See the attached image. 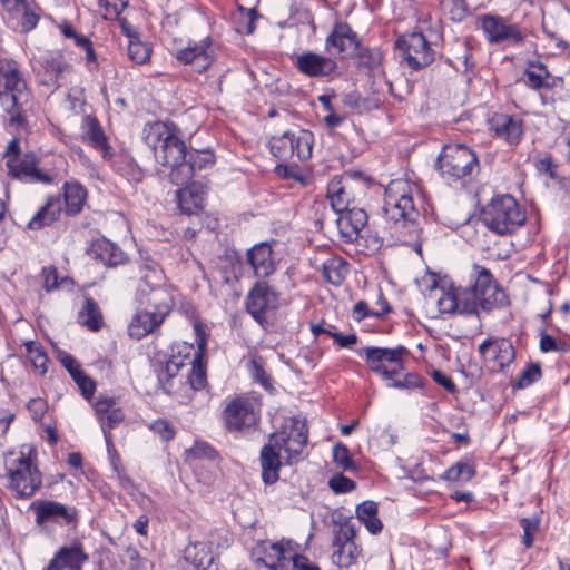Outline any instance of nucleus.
Listing matches in <instances>:
<instances>
[{"label": "nucleus", "mask_w": 570, "mask_h": 570, "mask_svg": "<svg viewBox=\"0 0 570 570\" xmlns=\"http://www.w3.org/2000/svg\"><path fill=\"white\" fill-rule=\"evenodd\" d=\"M326 56L306 51L296 56L294 66L297 71H336L340 66H353L357 69L373 71L383 61V53L377 47L363 43L362 37L343 20H336L325 38Z\"/></svg>", "instance_id": "1"}, {"label": "nucleus", "mask_w": 570, "mask_h": 570, "mask_svg": "<svg viewBox=\"0 0 570 570\" xmlns=\"http://www.w3.org/2000/svg\"><path fill=\"white\" fill-rule=\"evenodd\" d=\"M471 277L473 284L466 287L451 286L438 299L441 313L472 315L481 307L484 312L505 307L510 304L504 289L494 279L490 269L474 264Z\"/></svg>", "instance_id": "2"}, {"label": "nucleus", "mask_w": 570, "mask_h": 570, "mask_svg": "<svg viewBox=\"0 0 570 570\" xmlns=\"http://www.w3.org/2000/svg\"><path fill=\"white\" fill-rule=\"evenodd\" d=\"M419 186L406 178L392 179L384 190L383 212L395 233L410 238L419 236L421 214L415 206Z\"/></svg>", "instance_id": "3"}, {"label": "nucleus", "mask_w": 570, "mask_h": 570, "mask_svg": "<svg viewBox=\"0 0 570 570\" xmlns=\"http://www.w3.org/2000/svg\"><path fill=\"white\" fill-rule=\"evenodd\" d=\"M6 488L14 498H32L42 487V473L38 468L37 452L32 446H21L4 458Z\"/></svg>", "instance_id": "4"}, {"label": "nucleus", "mask_w": 570, "mask_h": 570, "mask_svg": "<svg viewBox=\"0 0 570 570\" xmlns=\"http://www.w3.org/2000/svg\"><path fill=\"white\" fill-rule=\"evenodd\" d=\"M135 301L139 307L129 323L128 335L137 341L155 333L175 307L174 296L163 291H157L151 297L140 293V297H135Z\"/></svg>", "instance_id": "5"}, {"label": "nucleus", "mask_w": 570, "mask_h": 570, "mask_svg": "<svg viewBox=\"0 0 570 570\" xmlns=\"http://www.w3.org/2000/svg\"><path fill=\"white\" fill-rule=\"evenodd\" d=\"M480 220L493 234L510 236L527 222V212L509 195L494 196L481 210Z\"/></svg>", "instance_id": "6"}, {"label": "nucleus", "mask_w": 570, "mask_h": 570, "mask_svg": "<svg viewBox=\"0 0 570 570\" xmlns=\"http://www.w3.org/2000/svg\"><path fill=\"white\" fill-rule=\"evenodd\" d=\"M367 368L381 377L383 381H390L399 376L405 370V362L410 356V351L403 346L381 347L365 346L356 351Z\"/></svg>", "instance_id": "7"}, {"label": "nucleus", "mask_w": 570, "mask_h": 570, "mask_svg": "<svg viewBox=\"0 0 570 570\" xmlns=\"http://www.w3.org/2000/svg\"><path fill=\"white\" fill-rule=\"evenodd\" d=\"M150 131L159 142L158 147H154L157 163L170 167L169 173H174L186 159L188 149L185 141L178 137L174 124L156 121L150 125Z\"/></svg>", "instance_id": "8"}, {"label": "nucleus", "mask_w": 570, "mask_h": 570, "mask_svg": "<svg viewBox=\"0 0 570 570\" xmlns=\"http://www.w3.org/2000/svg\"><path fill=\"white\" fill-rule=\"evenodd\" d=\"M441 175L451 181L471 178L479 167L476 154L465 145H446L438 158Z\"/></svg>", "instance_id": "9"}, {"label": "nucleus", "mask_w": 570, "mask_h": 570, "mask_svg": "<svg viewBox=\"0 0 570 570\" xmlns=\"http://www.w3.org/2000/svg\"><path fill=\"white\" fill-rule=\"evenodd\" d=\"M478 24L490 45L521 46L525 42L523 28L511 22L508 17L483 13L478 17Z\"/></svg>", "instance_id": "10"}, {"label": "nucleus", "mask_w": 570, "mask_h": 570, "mask_svg": "<svg viewBox=\"0 0 570 570\" xmlns=\"http://www.w3.org/2000/svg\"><path fill=\"white\" fill-rule=\"evenodd\" d=\"M431 17L420 18V31H413L402 39H397L396 47L402 51L407 67L414 70L429 67L435 58V51L423 33V26L431 23Z\"/></svg>", "instance_id": "11"}, {"label": "nucleus", "mask_w": 570, "mask_h": 570, "mask_svg": "<svg viewBox=\"0 0 570 570\" xmlns=\"http://www.w3.org/2000/svg\"><path fill=\"white\" fill-rule=\"evenodd\" d=\"M29 511L35 515V523L40 528L49 525L76 528L79 522V511L53 500L38 499L30 503Z\"/></svg>", "instance_id": "12"}, {"label": "nucleus", "mask_w": 570, "mask_h": 570, "mask_svg": "<svg viewBox=\"0 0 570 570\" xmlns=\"http://www.w3.org/2000/svg\"><path fill=\"white\" fill-rule=\"evenodd\" d=\"M371 179L361 171H346L333 177L327 185V198L332 207L347 206L355 196H366Z\"/></svg>", "instance_id": "13"}, {"label": "nucleus", "mask_w": 570, "mask_h": 570, "mask_svg": "<svg viewBox=\"0 0 570 570\" xmlns=\"http://www.w3.org/2000/svg\"><path fill=\"white\" fill-rule=\"evenodd\" d=\"M261 404L249 396L230 400L222 412V420L229 432H240L255 426L259 420Z\"/></svg>", "instance_id": "14"}, {"label": "nucleus", "mask_w": 570, "mask_h": 570, "mask_svg": "<svg viewBox=\"0 0 570 570\" xmlns=\"http://www.w3.org/2000/svg\"><path fill=\"white\" fill-rule=\"evenodd\" d=\"M365 199L366 196H355V199L348 200L346 207H332L338 215L337 228L346 243L357 242L361 232L367 225L368 215L365 209Z\"/></svg>", "instance_id": "15"}, {"label": "nucleus", "mask_w": 570, "mask_h": 570, "mask_svg": "<svg viewBox=\"0 0 570 570\" xmlns=\"http://www.w3.org/2000/svg\"><path fill=\"white\" fill-rule=\"evenodd\" d=\"M219 50L220 43L207 36L199 41H189L187 47L176 51L175 58L184 65L194 63L198 71H206L218 58Z\"/></svg>", "instance_id": "16"}, {"label": "nucleus", "mask_w": 570, "mask_h": 570, "mask_svg": "<svg viewBox=\"0 0 570 570\" xmlns=\"http://www.w3.org/2000/svg\"><path fill=\"white\" fill-rule=\"evenodd\" d=\"M278 299V293L267 282H257L247 294L246 309L259 325H264L267 311L276 309Z\"/></svg>", "instance_id": "17"}, {"label": "nucleus", "mask_w": 570, "mask_h": 570, "mask_svg": "<svg viewBox=\"0 0 570 570\" xmlns=\"http://www.w3.org/2000/svg\"><path fill=\"white\" fill-rule=\"evenodd\" d=\"M26 87L20 73H0V101L6 112L10 115V124H21L23 120L19 99Z\"/></svg>", "instance_id": "18"}, {"label": "nucleus", "mask_w": 570, "mask_h": 570, "mask_svg": "<svg viewBox=\"0 0 570 570\" xmlns=\"http://www.w3.org/2000/svg\"><path fill=\"white\" fill-rule=\"evenodd\" d=\"M39 160L33 153H26L20 157L7 159L8 173L11 177L23 183L52 184L51 175L41 171L38 168Z\"/></svg>", "instance_id": "19"}, {"label": "nucleus", "mask_w": 570, "mask_h": 570, "mask_svg": "<svg viewBox=\"0 0 570 570\" xmlns=\"http://www.w3.org/2000/svg\"><path fill=\"white\" fill-rule=\"evenodd\" d=\"M215 164V155L210 150L190 149L185 161L174 173H169V180L176 186L189 183L200 170L212 167Z\"/></svg>", "instance_id": "20"}, {"label": "nucleus", "mask_w": 570, "mask_h": 570, "mask_svg": "<svg viewBox=\"0 0 570 570\" xmlns=\"http://www.w3.org/2000/svg\"><path fill=\"white\" fill-rule=\"evenodd\" d=\"M88 560L83 544L73 540L70 544L60 547L43 570H82Z\"/></svg>", "instance_id": "21"}, {"label": "nucleus", "mask_w": 570, "mask_h": 570, "mask_svg": "<svg viewBox=\"0 0 570 570\" xmlns=\"http://www.w3.org/2000/svg\"><path fill=\"white\" fill-rule=\"evenodd\" d=\"M198 354V345L188 342H177L171 345L169 360L163 366L158 377L160 382H169L174 379L181 367L191 365Z\"/></svg>", "instance_id": "22"}, {"label": "nucleus", "mask_w": 570, "mask_h": 570, "mask_svg": "<svg viewBox=\"0 0 570 570\" xmlns=\"http://www.w3.org/2000/svg\"><path fill=\"white\" fill-rule=\"evenodd\" d=\"M479 353L485 362H494L498 371H503L515 358V351L508 338H487L479 345Z\"/></svg>", "instance_id": "23"}, {"label": "nucleus", "mask_w": 570, "mask_h": 570, "mask_svg": "<svg viewBox=\"0 0 570 570\" xmlns=\"http://www.w3.org/2000/svg\"><path fill=\"white\" fill-rule=\"evenodd\" d=\"M139 273L141 276L135 297H140V293L146 297H151L157 291L174 296L173 289L164 285L165 275L158 263L147 259L140 265Z\"/></svg>", "instance_id": "24"}, {"label": "nucleus", "mask_w": 570, "mask_h": 570, "mask_svg": "<svg viewBox=\"0 0 570 570\" xmlns=\"http://www.w3.org/2000/svg\"><path fill=\"white\" fill-rule=\"evenodd\" d=\"M489 128L511 146L518 145L523 137V121L513 115L494 112L489 118Z\"/></svg>", "instance_id": "25"}, {"label": "nucleus", "mask_w": 570, "mask_h": 570, "mask_svg": "<svg viewBox=\"0 0 570 570\" xmlns=\"http://www.w3.org/2000/svg\"><path fill=\"white\" fill-rule=\"evenodd\" d=\"M87 255L106 267H116L128 261L126 253L116 244L104 236L94 238L87 248Z\"/></svg>", "instance_id": "26"}, {"label": "nucleus", "mask_w": 570, "mask_h": 570, "mask_svg": "<svg viewBox=\"0 0 570 570\" xmlns=\"http://www.w3.org/2000/svg\"><path fill=\"white\" fill-rule=\"evenodd\" d=\"M183 186L184 187L176 191L178 207L180 210L187 215H191L197 210L203 209L205 206L207 186L193 180L184 184Z\"/></svg>", "instance_id": "27"}, {"label": "nucleus", "mask_w": 570, "mask_h": 570, "mask_svg": "<svg viewBox=\"0 0 570 570\" xmlns=\"http://www.w3.org/2000/svg\"><path fill=\"white\" fill-rule=\"evenodd\" d=\"M247 261L257 277H268L276 271L273 249L271 244L267 242L253 246L247 252Z\"/></svg>", "instance_id": "28"}, {"label": "nucleus", "mask_w": 570, "mask_h": 570, "mask_svg": "<svg viewBox=\"0 0 570 570\" xmlns=\"http://www.w3.org/2000/svg\"><path fill=\"white\" fill-rule=\"evenodd\" d=\"M85 122L86 130L82 135V141L100 153L104 160L111 161L114 158L112 148L98 119L87 116Z\"/></svg>", "instance_id": "29"}, {"label": "nucleus", "mask_w": 570, "mask_h": 570, "mask_svg": "<svg viewBox=\"0 0 570 570\" xmlns=\"http://www.w3.org/2000/svg\"><path fill=\"white\" fill-rule=\"evenodd\" d=\"M254 562L269 570H283L285 550L279 542L262 541L253 551Z\"/></svg>", "instance_id": "30"}, {"label": "nucleus", "mask_w": 570, "mask_h": 570, "mask_svg": "<svg viewBox=\"0 0 570 570\" xmlns=\"http://www.w3.org/2000/svg\"><path fill=\"white\" fill-rule=\"evenodd\" d=\"M62 213L60 195H49L45 204L36 212L27 224L30 230H40L59 220Z\"/></svg>", "instance_id": "31"}, {"label": "nucleus", "mask_w": 570, "mask_h": 570, "mask_svg": "<svg viewBox=\"0 0 570 570\" xmlns=\"http://www.w3.org/2000/svg\"><path fill=\"white\" fill-rule=\"evenodd\" d=\"M259 462L262 468V480L265 484H274L279 479L281 450L274 441L266 443L259 453Z\"/></svg>", "instance_id": "32"}, {"label": "nucleus", "mask_w": 570, "mask_h": 570, "mask_svg": "<svg viewBox=\"0 0 570 570\" xmlns=\"http://www.w3.org/2000/svg\"><path fill=\"white\" fill-rule=\"evenodd\" d=\"M65 213L67 216L78 215L87 200V189L78 181L63 184Z\"/></svg>", "instance_id": "33"}, {"label": "nucleus", "mask_w": 570, "mask_h": 570, "mask_svg": "<svg viewBox=\"0 0 570 570\" xmlns=\"http://www.w3.org/2000/svg\"><path fill=\"white\" fill-rule=\"evenodd\" d=\"M350 272V264L341 256H332L322 265V276L325 282L341 286Z\"/></svg>", "instance_id": "34"}, {"label": "nucleus", "mask_w": 570, "mask_h": 570, "mask_svg": "<svg viewBox=\"0 0 570 570\" xmlns=\"http://www.w3.org/2000/svg\"><path fill=\"white\" fill-rule=\"evenodd\" d=\"M342 104L357 115L376 110L381 107V99L373 95L363 97L358 91L353 90L342 95Z\"/></svg>", "instance_id": "35"}, {"label": "nucleus", "mask_w": 570, "mask_h": 570, "mask_svg": "<svg viewBox=\"0 0 570 570\" xmlns=\"http://www.w3.org/2000/svg\"><path fill=\"white\" fill-rule=\"evenodd\" d=\"M289 136V148L294 149L293 164L304 161L312 157L313 134L309 130L287 131Z\"/></svg>", "instance_id": "36"}, {"label": "nucleus", "mask_w": 570, "mask_h": 570, "mask_svg": "<svg viewBox=\"0 0 570 570\" xmlns=\"http://www.w3.org/2000/svg\"><path fill=\"white\" fill-rule=\"evenodd\" d=\"M198 345V354L194 358V363L190 365L191 368L188 374V382L193 390L199 391L203 390L207 384V361H206V351L207 344L202 345L200 343H196Z\"/></svg>", "instance_id": "37"}, {"label": "nucleus", "mask_w": 570, "mask_h": 570, "mask_svg": "<svg viewBox=\"0 0 570 570\" xmlns=\"http://www.w3.org/2000/svg\"><path fill=\"white\" fill-rule=\"evenodd\" d=\"M78 321L81 325L92 332H97L102 327V314L97 302L92 297H85L83 305L78 313Z\"/></svg>", "instance_id": "38"}, {"label": "nucleus", "mask_w": 570, "mask_h": 570, "mask_svg": "<svg viewBox=\"0 0 570 570\" xmlns=\"http://www.w3.org/2000/svg\"><path fill=\"white\" fill-rule=\"evenodd\" d=\"M178 311L193 324L195 343L208 344L207 326L199 318L196 306L187 299L180 302Z\"/></svg>", "instance_id": "39"}, {"label": "nucleus", "mask_w": 570, "mask_h": 570, "mask_svg": "<svg viewBox=\"0 0 570 570\" xmlns=\"http://www.w3.org/2000/svg\"><path fill=\"white\" fill-rule=\"evenodd\" d=\"M377 512L379 508L374 501H364L356 508L357 519L371 534H379L383 529V523L377 518Z\"/></svg>", "instance_id": "40"}, {"label": "nucleus", "mask_w": 570, "mask_h": 570, "mask_svg": "<svg viewBox=\"0 0 570 570\" xmlns=\"http://www.w3.org/2000/svg\"><path fill=\"white\" fill-rule=\"evenodd\" d=\"M285 432H273L268 435L269 441H274L278 450H284L286 453V461L288 464L297 461L303 453L306 442H301L291 436L284 435Z\"/></svg>", "instance_id": "41"}, {"label": "nucleus", "mask_w": 570, "mask_h": 570, "mask_svg": "<svg viewBox=\"0 0 570 570\" xmlns=\"http://www.w3.org/2000/svg\"><path fill=\"white\" fill-rule=\"evenodd\" d=\"M476 474L475 464L470 460H461L451 465L442 474V479L449 482H469Z\"/></svg>", "instance_id": "42"}, {"label": "nucleus", "mask_w": 570, "mask_h": 570, "mask_svg": "<svg viewBox=\"0 0 570 570\" xmlns=\"http://www.w3.org/2000/svg\"><path fill=\"white\" fill-rule=\"evenodd\" d=\"M440 9L454 23L463 22L471 14L468 0H440Z\"/></svg>", "instance_id": "43"}, {"label": "nucleus", "mask_w": 570, "mask_h": 570, "mask_svg": "<svg viewBox=\"0 0 570 570\" xmlns=\"http://www.w3.org/2000/svg\"><path fill=\"white\" fill-rule=\"evenodd\" d=\"M258 18L259 13L256 8L248 9L238 4L237 13L234 17L236 31L247 36L254 33Z\"/></svg>", "instance_id": "44"}, {"label": "nucleus", "mask_w": 570, "mask_h": 570, "mask_svg": "<svg viewBox=\"0 0 570 570\" xmlns=\"http://www.w3.org/2000/svg\"><path fill=\"white\" fill-rule=\"evenodd\" d=\"M525 85L538 91H551L563 87V78L553 73H527Z\"/></svg>", "instance_id": "45"}, {"label": "nucleus", "mask_w": 570, "mask_h": 570, "mask_svg": "<svg viewBox=\"0 0 570 570\" xmlns=\"http://www.w3.org/2000/svg\"><path fill=\"white\" fill-rule=\"evenodd\" d=\"M27 357L36 371L41 375H45L48 371L49 357L45 351V347L35 341L27 342L24 344Z\"/></svg>", "instance_id": "46"}, {"label": "nucleus", "mask_w": 570, "mask_h": 570, "mask_svg": "<svg viewBox=\"0 0 570 570\" xmlns=\"http://www.w3.org/2000/svg\"><path fill=\"white\" fill-rule=\"evenodd\" d=\"M360 553L361 549L357 547L355 541H351L335 548L332 559L337 567L348 568L357 561Z\"/></svg>", "instance_id": "47"}, {"label": "nucleus", "mask_w": 570, "mask_h": 570, "mask_svg": "<svg viewBox=\"0 0 570 570\" xmlns=\"http://www.w3.org/2000/svg\"><path fill=\"white\" fill-rule=\"evenodd\" d=\"M268 148L271 154L283 163L294 160V149L289 148V136L286 131L281 136L271 137Z\"/></svg>", "instance_id": "48"}, {"label": "nucleus", "mask_w": 570, "mask_h": 570, "mask_svg": "<svg viewBox=\"0 0 570 570\" xmlns=\"http://www.w3.org/2000/svg\"><path fill=\"white\" fill-rule=\"evenodd\" d=\"M539 335H540L539 347L542 353L554 352V353L566 354V353L570 352V344L568 343L567 340L560 338V337H554V336L548 334L544 328L540 330Z\"/></svg>", "instance_id": "49"}, {"label": "nucleus", "mask_w": 570, "mask_h": 570, "mask_svg": "<svg viewBox=\"0 0 570 570\" xmlns=\"http://www.w3.org/2000/svg\"><path fill=\"white\" fill-rule=\"evenodd\" d=\"M249 372L253 380L262 385L267 392L275 391L272 375L265 370L261 357L253 358L249 363Z\"/></svg>", "instance_id": "50"}, {"label": "nucleus", "mask_w": 570, "mask_h": 570, "mask_svg": "<svg viewBox=\"0 0 570 570\" xmlns=\"http://www.w3.org/2000/svg\"><path fill=\"white\" fill-rule=\"evenodd\" d=\"M20 10L23 11L20 22L22 31L29 32L33 30L40 20L41 8L35 0H29L27 4L20 7Z\"/></svg>", "instance_id": "51"}, {"label": "nucleus", "mask_w": 570, "mask_h": 570, "mask_svg": "<svg viewBox=\"0 0 570 570\" xmlns=\"http://www.w3.org/2000/svg\"><path fill=\"white\" fill-rule=\"evenodd\" d=\"M542 377V371L539 363L528 364L512 383L513 389H525Z\"/></svg>", "instance_id": "52"}, {"label": "nucleus", "mask_w": 570, "mask_h": 570, "mask_svg": "<svg viewBox=\"0 0 570 570\" xmlns=\"http://www.w3.org/2000/svg\"><path fill=\"white\" fill-rule=\"evenodd\" d=\"M277 432H285L284 435L291 436L301 442H308V428L305 420L297 416L291 417L289 424H285Z\"/></svg>", "instance_id": "53"}, {"label": "nucleus", "mask_w": 570, "mask_h": 570, "mask_svg": "<svg viewBox=\"0 0 570 570\" xmlns=\"http://www.w3.org/2000/svg\"><path fill=\"white\" fill-rule=\"evenodd\" d=\"M333 460L344 471L355 472L358 469L353 460L348 448L343 443H337L333 448Z\"/></svg>", "instance_id": "54"}, {"label": "nucleus", "mask_w": 570, "mask_h": 570, "mask_svg": "<svg viewBox=\"0 0 570 570\" xmlns=\"http://www.w3.org/2000/svg\"><path fill=\"white\" fill-rule=\"evenodd\" d=\"M389 387H394L399 390H415L422 389L424 386V377L417 373L410 372L404 374L403 379L394 377L393 380L386 381Z\"/></svg>", "instance_id": "55"}, {"label": "nucleus", "mask_w": 570, "mask_h": 570, "mask_svg": "<svg viewBox=\"0 0 570 570\" xmlns=\"http://www.w3.org/2000/svg\"><path fill=\"white\" fill-rule=\"evenodd\" d=\"M520 527L523 530L522 543L525 548H531L534 542V537L540 529V520L537 517L522 518L519 521Z\"/></svg>", "instance_id": "56"}, {"label": "nucleus", "mask_w": 570, "mask_h": 570, "mask_svg": "<svg viewBox=\"0 0 570 570\" xmlns=\"http://www.w3.org/2000/svg\"><path fill=\"white\" fill-rule=\"evenodd\" d=\"M150 52L149 46L139 41L138 38L129 40L128 56L136 65L145 63L149 59Z\"/></svg>", "instance_id": "57"}, {"label": "nucleus", "mask_w": 570, "mask_h": 570, "mask_svg": "<svg viewBox=\"0 0 570 570\" xmlns=\"http://www.w3.org/2000/svg\"><path fill=\"white\" fill-rule=\"evenodd\" d=\"M129 0H98L100 9H102V17L106 20H115L119 18L121 12L128 6Z\"/></svg>", "instance_id": "58"}, {"label": "nucleus", "mask_w": 570, "mask_h": 570, "mask_svg": "<svg viewBox=\"0 0 570 570\" xmlns=\"http://www.w3.org/2000/svg\"><path fill=\"white\" fill-rule=\"evenodd\" d=\"M535 169L549 176L551 179H558V164L553 160V157L550 154H544L541 157H535L533 159Z\"/></svg>", "instance_id": "59"}, {"label": "nucleus", "mask_w": 570, "mask_h": 570, "mask_svg": "<svg viewBox=\"0 0 570 570\" xmlns=\"http://www.w3.org/2000/svg\"><path fill=\"white\" fill-rule=\"evenodd\" d=\"M41 276L43 278V288L47 293L59 288L60 283L68 279L67 277L61 279L59 278L58 269L55 265L42 267Z\"/></svg>", "instance_id": "60"}, {"label": "nucleus", "mask_w": 570, "mask_h": 570, "mask_svg": "<svg viewBox=\"0 0 570 570\" xmlns=\"http://www.w3.org/2000/svg\"><path fill=\"white\" fill-rule=\"evenodd\" d=\"M149 428L165 442H169L176 436V430L174 425L166 419H158L154 421Z\"/></svg>", "instance_id": "61"}, {"label": "nucleus", "mask_w": 570, "mask_h": 570, "mask_svg": "<svg viewBox=\"0 0 570 570\" xmlns=\"http://www.w3.org/2000/svg\"><path fill=\"white\" fill-rule=\"evenodd\" d=\"M187 458L214 460L217 456L216 450L206 442H196L186 450Z\"/></svg>", "instance_id": "62"}, {"label": "nucleus", "mask_w": 570, "mask_h": 570, "mask_svg": "<svg viewBox=\"0 0 570 570\" xmlns=\"http://www.w3.org/2000/svg\"><path fill=\"white\" fill-rule=\"evenodd\" d=\"M125 419L124 411L116 406L112 409L107 415L102 416L99 421L104 436H106V432H111L118 424H120Z\"/></svg>", "instance_id": "63"}, {"label": "nucleus", "mask_w": 570, "mask_h": 570, "mask_svg": "<svg viewBox=\"0 0 570 570\" xmlns=\"http://www.w3.org/2000/svg\"><path fill=\"white\" fill-rule=\"evenodd\" d=\"M27 410L33 422H40L48 411V403L42 397L30 399L27 403Z\"/></svg>", "instance_id": "64"}]
</instances>
